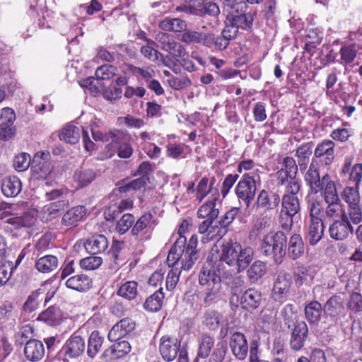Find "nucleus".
Wrapping results in <instances>:
<instances>
[{"label":"nucleus","instance_id":"nucleus-1","mask_svg":"<svg viewBox=\"0 0 362 362\" xmlns=\"http://www.w3.org/2000/svg\"><path fill=\"white\" fill-rule=\"evenodd\" d=\"M287 237L284 232H269L263 237L259 250L264 257H269L274 262L279 264L286 255Z\"/></svg>","mask_w":362,"mask_h":362},{"label":"nucleus","instance_id":"nucleus-2","mask_svg":"<svg viewBox=\"0 0 362 362\" xmlns=\"http://www.w3.org/2000/svg\"><path fill=\"white\" fill-rule=\"evenodd\" d=\"M199 284L204 286L206 296L204 299L205 304L211 305L220 296L221 289V276L214 271L209 270L207 273L202 271L199 276Z\"/></svg>","mask_w":362,"mask_h":362},{"label":"nucleus","instance_id":"nucleus-3","mask_svg":"<svg viewBox=\"0 0 362 362\" xmlns=\"http://www.w3.org/2000/svg\"><path fill=\"white\" fill-rule=\"evenodd\" d=\"M256 14V11L250 8L247 3H241L237 8L228 12L226 16L238 29L249 31L252 28Z\"/></svg>","mask_w":362,"mask_h":362},{"label":"nucleus","instance_id":"nucleus-4","mask_svg":"<svg viewBox=\"0 0 362 362\" xmlns=\"http://www.w3.org/2000/svg\"><path fill=\"white\" fill-rule=\"evenodd\" d=\"M85 349V339L77 332H74L57 352V356L64 362L68 361L69 359H74L81 356L84 353Z\"/></svg>","mask_w":362,"mask_h":362},{"label":"nucleus","instance_id":"nucleus-5","mask_svg":"<svg viewBox=\"0 0 362 362\" xmlns=\"http://www.w3.org/2000/svg\"><path fill=\"white\" fill-rule=\"evenodd\" d=\"M257 190L256 180L252 173H245L235 187V192L240 200L249 207L254 200Z\"/></svg>","mask_w":362,"mask_h":362},{"label":"nucleus","instance_id":"nucleus-6","mask_svg":"<svg viewBox=\"0 0 362 362\" xmlns=\"http://www.w3.org/2000/svg\"><path fill=\"white\" fill-rule=\"evenodd\" d=\"M353 232L354 228L345 211H342L340 218L334 221L329 228V236L335 240H346Z\"/></svg>","mask_w":362,"mask_h":362},{"label":"nucleus","instance_id":"nucleus-7","mask_svg":"<svg viewBox=\"0 0 362 362\" xmlns=\"http://www.w3.org/2000/svg\"><path fill=\"white\" fill-rule=\"evenodd\" d=\"M323 313L331 322H337L345 314L344 300L339 295L332 296L323 305Z\"/></svg>","mask_w":362,"mask_h":362},{"label":"nucleus","instance_id":"nucleus-8","mask_svg":"<svg viewBox=\"0 0 362 362\" xmlns=\"http://www.w3.org/2000/svg\"><path fill=\"white\" fill-rule=\"evenodd\" d=\"M16 119L15 112L9 107H4L0 111V138L8 141L16 134L13 122Z\"/></svg>","mask_w":362,"mask_h":362},{"label":"nucleus","instance_id":"nucleus-9","mask_svg":"<svg viewBox=\"0 0 362 362\" xmlns=\"http://www.w3.org/2000/svg\"><path fill=\"white\" fill-rule=\"evenodd\" d=\"M291 286V279L290 274L286 272L279 273L273 286L272 298L276 302H284L288 297Z\"/></svg>","mask_w":362,"mask_h":362},{"label":"nucleus","instance_id":"nucleus-10","mask_svg":"<svg viewBox=\"0 0 362 362\" xmlns=\"http://www.w3.org/2000/svg\"><path fill=\"white\" fill-rule=\"evenodd\" d=\"M308 339V327L303 320L296 322L291 330L289 346L293 351H300Z\"/></svg>","mask_w":362,"mask_h":362},{"label":"nucleus","instance_id":"nucleus-11","mask_svg":"<svg viewBox=\"0 0 362 362\" xmlns=\"http://www.w3.org/2000/svg\"><path fill=\"white\" fill-rule=\"evenodd\" d=\"M180 349V341L177 338L165 335L160 339V353L166 361H173Z\"/></svg>","mask_w":362,"mask_h":362},{"label":"nucleus","instance_id":"nucleus-12","mask_svg":"<svg viewBox=\"0 0 362 362\" xmlns=\"http://www.w3.org/2000/svg\"><path fill=\"white\" fill-rule=\"evenodd\" d=\"M229 346L234 356L240 361L246 358L248 353V344L245 334L240 332L231 334Z\"/></svg>","mask_w":362,"mask_h":362},{"label":"nucleus","instance_id":"nucleus-13","mask_svg":"<svg viewBox=\"0 0 362 362\" xmlns=\"http://www.w3.org/2000/svg\"><path fill=\"white\" fill-rule=\"evenodd\" d=\"M334 146L335 144L332 140H323L317 144L314 151V157L318 158L322 165H330L335 157Z\"/></svg>","mask_w":362,"mask_h":362},{"label":"nucleus","instance_id":"nucleus-14","mask_svg":"<svg viewBox=\"0 0 362 362\" xmlns=\"http://www.w3.org/2000/svg\"><path fill=\"white\" fill-rule=\"evenodd\" d=\"M131 351V345L126 340H118L110 348L105 349L101 356L105 362L114 361L124 357Z\"/></svg>","mask_w":362,"mask_h":362},{"label":"nucleus","instance_id":"nucleus-15","mask_svg":"<svg viewBox=\"0 0 362 362\" xmlns=\"http://www.w3.org/2000/svg\"><path fill=\"white\" fill-rule=\"evenodd\" d=\"M24 355L26 359L30 362H38L45 355V348L42 341L30 339L24 346Z\"/></svg>","mask_w":362,"mask_h":362},{"label":"nucleus","instance_id":"nucleus-16","mask_svg":"<svg viewBox=\"0 0 362 362\" xmlns=\"http://www.w3.org/2000/svg\"><path fill=\"white\" fill-rule=\"evenodd\" d=\"M135 329V322L131 318L122 319L115 324L108 333V339L111 341H117Z\"/></svg>","mask_w":362,"mask_h":362},{"label":"nucleus","instance_id":"nucleus-17","mask_svg":"<svg viewBox=\"0 0 362 362\" xmlns=\"http://www.w3.org/2000/svg\"><path fill=\"white\" fill-rule=\"evenodd\" d=\"M240 245L239 243L231 240L223 243L220 246V249L218 250L219 259L225 262L229 266L235 265L236 257H238Z\"/></svg>","mask_w":362,"mask_h":362},{"label":"nucleus","instance_id":"nucleus-18","mask_svg":"<svg viewBox=\"0 0 362 362\" xmlns=\"http://www.w3.org/2000/svg\"><path fill=\"white\" fill-rule=\"evenodd\" d=\"M280 202V195L276 192L262 189L258 194L257 205L258 208L271 211L277 209Z\"/></svg>","mask_w":362,"mask_h":362},{"label":"nucleus","instance_id":"nucleus-19","mask_svg":"<svg viewBox=\"0 0 362 362\" xmlns=\"http://www.w3.org/2000/svg\"><path fill=\"white\" fill-rule=\"evenodd\" d=\"M262 302V293L254 288L247 289L243 293L240 300L242 308L248 311H252L258 308Z\"/></svg>","mask_w":362,"mask_h":362},{"label":"nucleus","instance_id":"nucleus-20","mask_svg":"<svg viewBox=\"0 0 362 362\" xmlns=\"http://www.w3.org/2000/svg\"><path fill=\"white\" fill-rule=\"evenodd\" d=\"M158 36L160 37V49L170 53L176 61L186 54V50L180 43L169 40V35L160 33Z\"/></svg>","mask_w":362,"mask_h":362},{"label":"nucleus","instance_id":"nucleus-21","mask_svg":"<svg viewBox=\"0 0 362 362\" xmlns=\"http://www.w3.org/2000/svg\"><path fill=\"white\" fill-rule=\"evenodd\" d=\"M87 214V209L84 206H76L69 209L62 216V224L65 226H76Z\"/></svg>","mask_w":362,"mask_h":362},{"label":"nucleus","instance_id":"nucleus-22","mask_svg":"<svg viewBox=\"0 0 362 362\" xmlns=\"http://www.w3.org/2000/svg\"><path fill=\"white\" fill-rule=\"evenodd\" d=\"M84 247L90 255H97L105 252L107 249L108 241L104 235L96 234L85 242Z\"/></svg>","mask_w":362,"mask_h":362},{"label":"nucleus","instance_id":"nucleus-23","mask_svg":"<svg viewBox=\"0 0 362 362\" xmlns=\"http://www.w3.org/2000/svg\"><path fill=\"white\" fill-rule=\"evenodd\" d=\"M153 215L151 213H146L142 215L133 225L131 230V234L132 236H138L141 232H144V235H147L146 239L150 237V234L153 230Z\"/></svg>","mask_w":362,"mask_h":362},{"label":"nucleus","instance_id":"nucleus-24","mask_svg":"<svg viewBox=\"0 0 362 362\" xmlns=\"http://www.w3.org/2000/svg\"><path fill=\"white\" fill-rule=\"evenodd\" d=\"M92 279L86 274H77L69 278L65 285L78 292H86L92 287Z\"/></svg>","mask_w":362,"mask_h":362},{"label":"nucleus","instance_id":"nucleus-25","mask_svg":"<svg viewBox=\"0 0 362 362\" xmlns=\"http://www.w3.org/2000/svg\"><path fill=\"white\" fill-rule=\"evenodd\" d=\"M323 313V306L317 300H311L305 304V317L310 325H317Z\"/></svg>","mask_w":362,"mask_h":362},{"label":"nucleus","instance_id":"nucleus-26","mask_svg":"<svg viewBox=\"0 0 362 362\" xmlns=\"http://www.w3.org/2000/svg\"><path fill=\"white\" fill-rule=\"evenodd\" d=\"M22 189V183L16 176L6 177L1 182V191L7 197H16Z\"/></svg>","mask_w":362,"mask_h":362},{"label":"nucleus","instance_id":"nucleus-27","mask_svg":"<svg viewBox=\"0 0 362 362\" xmlns=\"http://www.w3.org/2000/svg\"><path fill=\"white\" fill-rule=\"evenodd\" d=\"M305 245L301 236L298 234H293L288 240L286 254L288 257L296 260L304 254Z\"/></svg>","mask_w":362,"mask_h":362},{"label":"nucleus","instance_id":"nucleus-28","mask_svg":"<svg viewBox=\"0 0 362 362\" xmlns=\"http://www.w3.org/2000/svg\"><path fill=\"white\" fill-rule=\"evenodd\" d=\"M37 320L45 322L49 326H57L62 320L61 310L56 305L49 306L39 315Z\"/></svg>","mask_w":362,"mask_h":362},{"label":"nucleus","instance_id":"nucleus-29","mask_svg":"<svg viewBox=\"0 0 362 362\" xmlns=\"http://www.w3.org/2000/svg\"><path fill=\"white\" fill-rule=\"evenodd\" d=\"M254 256L253 250L247 247L243 248L241 245H240V250L238 252V257H236L235 265L238 272H240L245 269L252 261Z\"/></svg>","mask_w":362,"mask_h":362},{"label":"nucleus","instance_id":"nucleus-30","mask_svg":"<svg viewBox=\"0 0 362 362\" xmlns=\"http://www.w3.org/2000/svg\"><path fill=\"white\" fill-rule=\"evenodd\" d=\"M215 346V339L214 337L204 334L199 339L198 351L197 356L202 357V358H207Z\"/></svg>","mask_w":362,"mask_h":362},{"label":"nucleus","instance_id":"nucleus-31","mask_svg":"<svg viewBox=\"0 0 362 362\" xmlns=\"http://www.w3.org/2000/svg\"><path fill=\"white\" fill-rule=\"evenodd\" d=\"M324 223L322 218H315L310 220V224L308 230L309 243L311 245H315L319 242L324 233Z\"/></svg>","mask_w":362,"mask_h":362},{"label":"nucleus","instance_id":"nucleus-32","mask_svg":"<svg viewBox=\"0 0 362 362\" xmlns=\"http://www.w3.org/2000/svg\"><path fill=\"white\" fill-rule=\"evenodd\" d=\"M104 337L101 334L95 330L89 336L87 346V354L93 358L100 351L104 342Z\"/></svg>","mask_w":362,"mask_h":362},{"label":"nucleus","instance_id":"nucleus-33","mask_svg":"<svg viewBox=\"0 0 362 362\" xmlns=\"http://www.w3.org/2000/svg\"><path fill=\"white\" fill-rule=\"evenodd\" d=\"M281 214L286 212L291 216L296 215L300 210L299 199L293 195H284L281 199Z\"/></svg>","mask_w":362,"mask_h":362},{"label":"nucleus","instance_id":"nucleus-34","mask_svg":"<svg viewBox=\"0 0 362 362\" xmlns=\"http://www.w3.org/2000/svg\"><path fill=\"white\" fill-rule=\"evenodd\" d=\"M35 267L40 272H50L57 268L58 259L54 255H45L35 262Z\"/></svg>","mask_w":362,"mask_h":362},{"label":"nucleus","instance_id":"nucleus-35","mask_svg":"<svg viewBox=\"0 0 362 362\" xmlns=\"http://www.w3.org/2000/svg\"><path fill=\"white\" fill-rule=\"evenodd\" d=\"M164 299L163 288H160L148 297L144 304V308L150 312H157L160 310Z\"/></svg>","mask_w":362,"mask_h":362},{"label":"nucleus","instance_id":"nucleus-36","mask_svg":"<svg viewBox=\"0 0 362 362\" xmlns=\"http://www.w3.org/2000/svg\"><path fill=\"white\" fill-rule=\"evenodd\" d=\"M266 264L257 260L248 268L247 275L250 283L255 284L266 274Z\"/></svg>","mask_w":362,"mask_h":362},{"label":"nucleus","instance_id":"nucleus-37","mask_svg":"<svg viewBox=\"0 0 362 362\" xmlns=\"http://www.w3.org/2000/svg\"><path fill=\"white\" fill-rule=\"evenodd\" d=\"M80 132L81 129L79 127L67 124L61 130L59 137L62 141H64L71 144H75L79 141Z\"/></svg>","mask_w":362,"mask_h":362},{"label":"nucleus","instance_id":"nucleus-38","mask_svg":"<svg viewBox=\"0 0 362 362\" xmlns=\"http://www.w3.org/2000/svg\"><path fill=\"white\" fill-rule=\"evenodd\" d=\"M36 221L35 217L30 213H25L21 216L10 218L7 223L12 226L14 229H20L23 227L30 228Z\"/></svg>","mask_w":362,"mask_h":362},{"label":"nucleus","instance_id":"nucleus-39","mask_svg":"<svg viewBox=\"0 0 362 362\" xmlns=\"http://www.w3.org/2000/svg\"><path fill=\"white\" fill-rule=\"evenodd\" d=\"M160 28L169 32H183L187 28V23L185 21L178 18H166L162 21L159 25Z\"/></svg>","mask_w":362,"mask_h":362},{"label":"nucleus","instance_id":"nucleus-40","mask_svg":"<svg viewBox=\"0 0 362 362\" xmlns=\"http://www.w3.org/2000/svg\"><path fill=\"white\" fill-rule=\"evenodd\" d=\"M281 315L283 317V320L284 325L287 326L289 329L293 325L294 327V324L296 322H299L300 321L298 320V310L296 307L291 304H286L281 311Z\"/></svg>","mask_w":362,"mask_h":362},{"label":"nucleus","instance_id":"nucleus-41","mask_svg":"<svg viewBox=\"0 0 362 362\" xmlns=\"http://www.w3.org/2000/svg\"><path fill=\"white\" fill-rule=\"evenodd\" d=\"M98 176V173L90 168H81L76 171L74 177L81 187L90 184Z\"/></svg>","mask_w":362,"mask_h":362},{"label":"nucleus","instance_id":"nucleus-42","mask_svg":"<svg viewBox=\"0 0 362 362\" xmlns=\"http://www.w3.org/2000/svg\"><path fill=\"white\" fill-rule=\"evenodd\" d=\"M69 206L68 199H63L52 202L45 208L49 220L54 219L60 215V212Z\"/></svg>","mask_w":362,"mask_h":362},{"label":"nucleus","instance_id":"nucleus-43","mask_svg":"<svg viewBox=\"0 0 362 362\" xmlns=\"http://www.w3.org/2000/svg\"><path fill=\"white\" fill-rule=\"evenodd\" d=\"M222 315L217 310L209 309L204 314V323L210 330H216L220 325Z\"/></svg>","mask_w":362,"mask_h":362},{"label":"nucleus","instance_id":"nucleus-44","mask_svg":"<svg viewBox=\"0 0 362 362\" xmlns=\"http://www.w3.org/2000/svg\"><path fill=\"white\" fill-rule=\"evenodd\" d=\"M201 252L199 250H185L182 257V269L188 271L201 259Z\"/></svg>","mask_w":362,"mask_h":362},{"label":"nucleus","instance_id":"nucleus-45","mask_svg":"<svg viewBox=\"0 0 362 362\" xmlns=\"http://www.w3.org/2000/svg\"><path fill=\"white\" fill-rule=\"evenodd\" d=\"M137 282L130 281L122 284L117 291V294L129 300L134 299L137 294Z\"/></svg>","mask_w":362,"mask_h":362},{"label":"nucleus","instance_id":"nucleus-46","mask_svg":"<svg viewBox=\"0 0 362 362\" xmlns=\"http://www.w3.org/2000/svg\"><path fill=\"white\" fill-rule=\"evenodd\" d=\"M187 238L183 235H180V237L175 242L170 248L167 260L169 262L171 255H177V259H180L186 249Z\"/></svg>","mask_w":362,"mask_h":362},{"label":"nucleus","instance_id":"nucleus-47","mask_svg":"<svg viewBox=\"0 0 362 362\" xmlns=\"http://www.w3.org/2000/svg\"><path fill=\"white\" fill-rule=\"evenodd\" d=\"M271 362H286L288 359L287 351L280 341H274L272 349Z\"/></svg>","mask_w":362,"mask_h":362},{"label":"nucleus","instance_id":"nucleus-48","mask_svg":"<svg viewBox=\"0 0 362 362\" xmlns=\"http://www.w3.org/2000/svg\"><path fill=\"white\" fill-rule=\"evenodd\" d=\"M194 15L199 16H217L220 10L218 5L216 3L211 1H205V3L198 9L197 11H193Z\"/></svg>","mask_w":362,"mask_h":362},{"label":"nucleus","instance_id":"nucleus-49","mask_svg":"<svg viewBox=\"0 0 362 362\" xmlns=\"http://www.w3.org/2000/svg\"><path fill=\"white\" fill-rule=\"evenodd\" d=\"M305 181L310 187L312 192L316 194L322 189L319 173L306 172L305 174Z\"/></svg>","mask_w":362,"mask_h":362},{"label":"nucleus","instance_id":"nucleus-50","mask_svg":"<svg viewBox=\"0 0 362 362\" xmlns=\"http://www.w3.org/2000/svg\"><path fill=\"white\" fill-rule=\"evenodd\" d=\"M228 352V347L224 341H218L212 349L210 354L211 360L214 362H223Z\"/></svg>","mask_w":362,"mask_h":362},{"label":"nucleus","instance_id":"nucleus-51","mask_svg":"<svg viewBox=\"0 0 362 362\" xmlns=\"http://www.w3.org/2000/svg\"><path fill=\"white\" fill-rule=\"evenodd\" d=\"M135 221L134 216L131 214H124L117 221L116 230L121 235L124 234Z\"/></svg>","mask_w":362,"mask_h":362},{"label":"nucleus","instance_id":"nucleus-52","mask_svg":"<svg viewBox=\"0 0 362 362\" xmlns=\"http://www.w3.org/2000/svg\"><path fill=\"white\" fill-rule=\"evenodd\" d=\"M92 255L88 257L80 260V266L86 270H94L98 269L103 263V259L100 257Z\"/></svg>","mask_w":362,"mask_h":362},{"label":"nucleus","instance_id":"nucleus-53","mask_svg":"<svg viewBox=\"0 0 362 362\" xmlns=\"http://www.w3.org/2000/svg\"><path fill=\"white\" fill-rule=\"evenodd\" d=\"M117 68L115 66L105 64L98 67L95 71V76L98 81L107 80L113 77Z\"/></svg>","mask_w":362,"mask_h":362},{"label":"nucleus","instance_id":"nucleus-54","mask_svg":"<svg viewBox=\"0 0 362 362\" xmlns=\"http://www.w3.org/2000/svg\"><path fill=\"white\" fill-rule=\"evenodd\" d=\"M283 165L284 171L288 175L291 180L296 178L298 173V165L295 159L290 156H286L283 160Z\"/></svg>","mask_w":362,"mask_h":362},{"label":"nucleus","instance_id":"nucleus-55","mask_svg":"<svg viewBox=\"0 0 362 362\" xmlns=\"http://www.w3.org/2000/svg\"><path fill=\"white\" fill-rule=\"evenodd\" d=\"M325 199L327 203L338 204L339 202L334 182H329L325 187Z\"/></svg>","mask_w":362,"mask_h":362},{"label":"nucleus","instance_id":"nucleus-56","mask_svg":"<svg viewBox=\"0 0 362 362\" xmlns=\"http://www.w3.org/2000/svg\"><path fill=\"white\" fill-rule=\"evenodd\" d=\"M342 198L349 205L359 204L360 202L358 191L354 187H345L343 191Z\"/></svg>","mask_w":362,"mask_h":362},{"label":"nucleus","instance_id":"nucleus-57","mask_svg":"<svg viewBox=\"0 0 362 362\" xmlns=\"http://www.w3.org/2000/svg\"><path fill=\"white\" fill-rule=\"evenodd\" d=\"M356 49L353 45L341 47L340 49V54L342 63L348 64L354 62L356 57Z\"/></svg>","mask_w":362,"mask_h":362},{"label":"nucleus","instance_id":"nucleus-58","mask_svg":"<svg viewBox=\"0 0 362 362\" xmlns=\"http://www.w3.org/2000/svg\"><path fill=\"white\" fill-rule=\"evenodd\" d=\"M202 33L187 30L183 31L180 40L186 44L201 43Z\"/></svg>","mask_w":362,"mask_h":362},{"label":"nucleus","instance_id":"nucleus-59","mask_svg":"<svg viewBox=\"0 0 362 362\" xmlns=\"http://www.w3.org/2000/svg\"><path fill=\"white\" fill-rule=\"evenodd\" d=\"M30 163V155L22 153L16 156L13 159V166L16 170L23 171L26 170Z\"/></svg>","mask_w":362,"mask_h":362},{"label":"nucleus","instance_id":"nucleus-60","mask_svg":"<svg viewBox=\"0 0 362 362\" xmlns=\"http://www.w3.org/2000/svg\"><path fill=\"white\" fill-rule=\"evenodd\" d=\"M229 18L226 16L225 21V27L223 29L221 34L225 36L229 41L235 39L238 37L239 29L233 24Z\"/></svg>","mask_w":362,"mask_h":362},{"label":"nucleus","instance_id":"nucleus-61","mask_svg":"<svg viewBox=\"0 0 362 362\" xmlns=\"http://www.w3.org/2000/svg\"><path fill=\"white\" fill-rule=\"evenodd\" d=\"M41 294L40 290H37L33 292L28 298L27 300L23 305V309L25 311L29 313L35 310L39 304V297Z\"/></svg>","mask_w":362,"mask_h":362},{"label":"nucleus","instance_id":"nucleus-62","mask_svg":"<svg viewBox=\"0 0 362 362\" xmlns=\"http://www.w3.org/2000/svg\"><path fill=\"white\" fill-rule=\"evenodd\" d=\"M108 137L111 139L112 143L117 144L118 146L129 142L132 139L130 134L122 131L111 132L109 133Z\"/></svg>","mask_w":362,"mask_h":362},{"label":"nucleus","instance_id":"nucleus-63","mask_svg":"<svg viewBox=\"0 0 362 362\" xmlns=\"http://www.w3.org/2000/svg\"><path fill=\"white\" fill-rule=\"evenodd\" d=\"M238 177V174H228L226 175L221 188V193L223 198L227 196Z\"/></svg>","mask_w":362,"mask_h":362},{"label":"nucleus","instance_id":"nucleus-64","mask_svg":"<svg viewBox=\"0 0 362 362\" xmlns=\"http://www.w3.org/2000/svg\"><path fill=\"white\" fill-rule=\"evenodd\" d=\"M349 308L356 313L362 311V296L358 292H354L350 296Z\"/></svg>","mask_w":362,"mask_h":362}]
</instances>
